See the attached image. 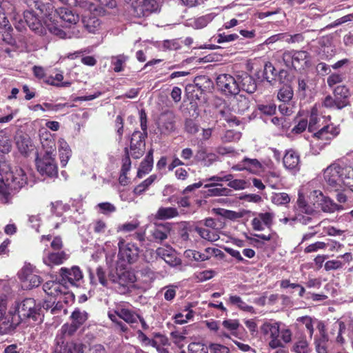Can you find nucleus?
I'll use <instances>...</instances> for the list:
<instances>
[{"instance_id": "nucleus-6", "label": "nucleus", "mask_w": 353, "mask_h": 353, "mask_svg": "<svg viewBox=\"0 0 353 353\" xmlns=\"http://www.w3.org/2000/svg\"><path fill=\"white\" fill-rule=\"evenodd\" d=\"M275 57L281 60L289 68L295 70L304 68L310 65V55L305 50H285L277 52Z\"/></svg>"}, {"instance_id": "nucleus-20", "label": "nucleus", "mask_w": 353, "mask_h": 353, "mask_svg": "<svg viewBox=\"0 0 353 353\" xmlns=\"http://www.w3.org/2000/svg\"><path fill=\"white\" fill-rule=\"evenodd\" d=\"M274 215L270 212L260 213L252 221V228L254 230H263L265 226L270 228L272 224Z\"/></svg>"}, {"instance_id": "nucleus-26", "label": "nucleus", "mask_w": 353, "mask_h": 353, "mask_svg": "<svg viewBox=\"0 0 353 353\" xmlns=\"http://www.w3.org/2000/svg\"><path fill=\"white\" fill-rule=\"evenodd\" d=\"M16 145L19 151L24 155H28L34 150L32 141L27 134L17 135L16 137Z\"/></svg>"}, {"instance_id": "nucleus-52", "label": "nucleus", "mask_w": 353, "mask_h": 353, "mask_svg": "<svg viewBox=\"0 0 353 353\" xmlns=\"http://www.w3.org/2000/svg\"><path fill=\"white\" fill-rule=\"evenodd\" d=\"M128 57L123 54L112 57L111 63L114 65L113 70L116 72H119L123 70V64L125 63Z\"/></svg>"}, {"instance_id": "nucleus-22", "label": "nucleus", "mask_w": 353, "mask_h": 353, "mask_svg": "<svg viewBox=\"0 0 353 353\" xmlns=\"http://www.w3.org/2000/svg\"><path fill=\"white\" fill-rule=\"evenodd\" d=\"M156 253L171 266H176L180 263V260L176 256L174 250L170 246L159 248Z\"/></svg>"}, {"instance_id": "nucleus-12", "label": "nucleus", "mask_w": 353, "mask_h": 353, "mask_svg": "<svg viewBox=\"0 0 353 353\" xmlns=\"http://www.w3.org/2000/svg\"><path fill=\"white\" fill-rule=\"evenodd\" d=\"M119 260L126 262L129 264L135 263L139 254V248L133 243H125L123 239H121L118 243Z\"/></svg>"}, {"instance_id": "nucleus-51", "label": "nucleus", "mask_w": 353, "mask_h": 353, "mask_svg": "<svg viewBox=\"0 0 353 353\" xmlns=\"http://www.w3.org/2000/svg\"><path fill=\"white\" fill-rule=\"evenodd\" d=\"M334 94L335 98L343 99L345 101L346 105H347V97L349 95V90L343 85H339L334 88Z\"/></svg>"}, {"instance_id": "nucleus-60", "label": "nucleus", "mask_w": 353, "mask_h": 353, "mask_svg": "<svg viewBox=\"0 0 353 353\" xmlns=\"http://www.w3.org/2000/svg\"><path fill=\"white\" fill-rule=\"evenodd\" d=\"M187 256L192 257L196 261H204L209 259L210 256L196 250H189L185 252Z\"/></svg>"}, {"instance_id": "nucleus-11", "label": "nucleus", "mask_w": 353, "mask_h": 353, "mask_svg": "<svg viewBox=\"0 0 353 353\" xmlns=\"http://www.w3.org/2000/svg\"><path fill=\"white\" fill-rule=\"evenodd\" d=\"M339 133V129L337 126L333 124L327 125L312 134L310 145L312 147L316 145L321 149Z\"/></svg>"}, {"instance_id": "nucleus-33", "label": "nucleus", "mask_w": 353, "mask_h": 353, "mask_svg": "<svg viewBox=\"0 0 353 353\" xmlns=\"http://www.w3.org/2000/svg\"><path fill=\"white\" fill-rule=\"evenodd\" d=\"M115 313L120 319H122L132 326H134V324L137 323L138 319H139L138 314L125 308L118 309Z\"/></svg>"}, {"instance_id": "nucleus-54", "label": "nucleus", "mask_w": 353, "mask_h": 353, "mask_svg": "<svg viewBox=\"0 0 353 353\" xmlns=\"http://www.w3.org/2000/svg\"><path fill=\"white\" fill-rule=\"evenodd\" d=\"M266 181L272 188H276L281 181L279 173L276 172H268L266 174Z\"/></svg>"}, {"instance_id": "nucleus-14", "label": "nucleus", "mask_w": 353, "mask_h": 353, "mask_svg": "<svg viewBox=\"0 0 353 353\" xmlns=\"http://www.w3.org/2000/svg\"><path fill=\"white\" fill-rule=\"evenodd\" d=\"M219 88L225 94L236 95L240 91V85L236 78L230 74H221L216 78Z\"/></svg>"}, {"instance_id": "nucleus-38", "label": "nucleus", "mask_w": 353, "mask_h": 353, "mask_svg": "<svg viewBox=\"0 0 353 353\" xmlns=\"http://www.w3.org/2000/svg\"><path fill=\"white\" fill-rule=\"evenodd\" d=\"M322 106L329 109L341 110L346 106V103L343 99H338V98L327 96L322 102Z\"/></svg>"}, {"instance_id": "nucleus-36", "label": "nucleus", "mask_w": 353, "mask_h": 353, "mask_svg": "<svg viewBox=\"0 0 353 353\" xmlns=\"http://www.w3.org/2000/svg\"><path fill=\"white\" fill-rule=\"evenodd\" d=\"M195 231L202 239L210 242L216 241L219 239V234L216 230L196 227Z\"/></svg>"}, {"instance_id": "nucleus-17", "label": "nucleus", "mask_w": 353, "mask_h": 353, "mask_svg": "<svg viewBox=\"0 0 353 353\" xmlns=\"http://www.w3.org/2000/svg\"><path fill=\"white\" fill-rule=\"evenodd\" d=\"M145 137L139 131H134L130 141V154L134 159H138L143 154Z\"/></svg>"}, {"instance_id": "nucleus-31", "label": "nucleus", "mask_w": 353, "mask_h": 353, "mask_svg": "<svg viewBox=\"0 0 353 353\" xmlns=\"http://www.w3.org/2000/svg\"><path fill=\"white\" fill-rule=\"evenodd\" d=\"M153 168V150L150 149L145 159L140 164L137 172V177L142 178L144 175L149 173Z\"/></svg>"}, {"instance_id": "nucleus-48", "label": "nucleus", "mask_w": 353, "mask_h": 353, "mask_svg": "<svg viewBox=\"0 0 353 353\" xmlns=\"http://www.w3.org/2000/svg\"><path fill=\"white\" fill-rule=\"evenodd\" d=\"M276 76V70L273 65L268 62L265 64L263 70V77L267 80L268 82L272 84L273 81H275V77Z\"/></svg>"}, {"instance_id": "nucleus-45", "label": "nucleus", "mask_w": 353, "mask_h": 353, "mask_svg": "<svg viewBox=\"0 0 353 353\" xmlns=\"http://www.w3.org/2000/svg\"><path fill=\"white\" fill-rule=\"evenodd\" d=\"M294 95L292 88L290 85H283L279 90L277 94L278 99L284 102L290 101Z\"/></svg>"}, {"instance_id": "nucleus-15", "label": "nucleus", "mask_w": 353, "mask_h": 353, "mask_svg": "<svg viewBox=\"0 0 353 353\" xmlns=\"http://www.w3.org/2000/svg\"><path fill=\"white\" fill-rule=\"evenodd\" d=\"M37 170L42 175L54 177L58 174L57 165L55 157L43 156L37 162Z\"/></svg>"}, {"instance_id": "nucleus-35", "label": "nucleus", "mask_w": 353, "mask_h": 353, "mask_svg": "<svg viewBox=\"0 0 353 353\" xmlns=\"http://www.w3.org/2000/svg\"><path fill=\"white\" fill-rule=\"evenodd\" d=\"M179 215L176 208L172 207L159 208L156 212L154 217L158 220H165L176 217Z\"/></svg>"}, {"instance_id": "nucleus-50", "label": "nucleus", "mask_w": 353, "mask_h": 353, "mask_svg": "<svg viewBox=\"0 0 353 353\" xmlns=\"http://www.w3.org/2000/svg\"><path fill=\"white\" fill-rule=\"evenodd\" d=\"M70 4L81 11H91L94 5L88 0H70Z\"/></svg>"}, {"instance_id": "nucleus-43", "label": "nucleus", "mask_w": 353, "mask_h": 353, "mask_svg": "<svg viewBox=\"0 0 353 353\" xmlns=\"http://www.w3.org/2000/svg\"><path fill=\"white\" fill-rule=\"evenodd\" d=\"M157 176L156 174H152L134 189V193L137 195H141L154 182Z\"/></svg>"}, {"instance_id": "nucleus-4", "label": "nucleus", "mask_w": 353, "mask_h": 353, "mask_svg": "<svg viewBox=\"0 0 353 353\" xmlns=\"http://www.w3.org/2000/svg\"><path fill=\"white\" fill-rule=\"evenodd\" d=\"M28 6L30 10H27L23 13L27 25L36 34L46 35L48 28L45 20L49 13L47 10H52L51 5H46L39 0H32Z\"/></svg>"}, {"instance_id": "nucleus-62", "label": "nucleus", "mask_w": 353, "mask_h": 353, "mask_svg": "<svg viewBox=\"0 0 353 353\" xmlns=\"http://www.w3.org/2000/svg\"><path fill=\"white\" fill-rule=\"evenodd\" d=\"M280 340L281 341V343H282V347H284V345L285 344H287V343H289L291 342L292 341V332L290 329L288 328H286V327H283V328H280Z\"/></svg>"}, {"instance_id": "nucleus-13", "label": "nucleus", "mask_w": 353, "mask_h": 353, "mask_svg": "<svg viewBox=\"0 0 353 353\" xmlns=\"http://www.w3.org/2000/svg\"><path fill=\"white\" fill-rule=\"evenodd\" d=\"M310 198L313 200L314 204L316 203L324 212L332 213L343 210L341 205H339L329 197L323 195L320 190L312 192Z\"/></svg>"}, {"instance_id": "nucleus-5", "label": "nucleus", "mask_w": 353, "mask_h": 353, "mask_svg": "<svg viewBox=\"0 0 353 353\" xmlns=\"http://www.w3.org/2000/svg\"><path fill=\"white\" fill-rule=\"evenodd\" d=\"M79 20L78 14H76L67 8H59L54 11L53 13H48L46 16L45 23L48 28V31L59 38L65 37V32L60 28L64 23L66 26H71L76 24Z\"/></svg>"}, {"instance_id": "nucleus-28", "label": "nucleus", "mask_w": 353, "mask_h": 353, "mask_svg": "<svg viewBox=\"0 0 353 353\" xmlns=\"http://www.w3.org/2000/svg\"><path fill=\"white\" fill-rule=\"evenodd\" d=\"M232 110L238 114H243L248 110L250 101L243 95H237L231 101Z\"/></svg>"}, {"instance_id": "nucleus-49", "label": "nucleus", "mask_w": 353, "mask_h": 353, "mask_svg": "<svg viewBox=\"0 0 353 353\" xmlns=\"http://www.w3.org/2000/svg\"><path fill=\"white\" fill-rule=\"evenodd\" d=\"M320 118L318 116L317 105H315L311 110L309 123H307L308 130L311 132L316 130V125L319 123Z\"/></svg>"}, {"instance_id": "nucleus-24", "label": "nucleus", "mask_w": 353, "mask_h": 353, "mask_svg": "<svg viewBox=\"0 0 353 353\" xmlns=\"http://www.w3.org/2000/svg\"><path fill=\"white\" fill-rule=\"evenodd\" d=\"M68 259V255L63 251L58 252H48L43 257V263L52 267L59 265Z\"/></svg>"}, {"instance_id": "nucleus-42", "label": "nucleus", "mask_w": 353, "mask_h": 353, "mask_svg": "<svg viewBox=\"0 0 353 353\" xmlns=\"http://www.w3.org/2000/svg\"><path fill=\"white\" fill-rule=\"evenodd\" d=\"M229 303L232 305H236L239 309L249 312H254V307L248 305L242 299L236 295H232L229 297Z\"/></svg>"}, {"instance_id": "nucleus-23", "label": "nucleus", "mask_w": 353, "mask_h": 353, "mask_svg": "<svg viewBox=\"0 0 353 353\" xmlns=\"http://www.w3.org/2000/svg\"><path fill=\"white\" fill-rule=\"evenodd\" d=\"M11 288L8 281H0V322L6 315L8 296L10 294Z\"/></svg>"}, {"instance_id": "nucleus-21", "label": "nucleus", "mask_w": 353, "mask_h": 353, "mask_svg": "<svg viewBox=\"0 0 353 353\" xmlns=\"http://www.w3.org/2000/svg\"><path fill=\"white\" fill-rule=\"evenodd\" d=\"M170 230L171 228L169 223L154 225L150 230V234L152 237V240L156 243H161L168 238Z\"/></svg>"}, {"instance_id": "nucleus-19", "label": "nucleus", "mask_w": 353, "mask_h": 353, "mask_svg": "<svg viewBox=\"0 0 353 353\" xmlns=\"http://www.w3.org/2000/svg\"><path fill=\"white\" fill-rule=\"evenodd\" d=\"M59 274L64 281H68L72 285H75L83 278L81 270L78 266H73L71 268H61Z\"/></svg>"}, {"instance_id": "nucleus-63", "label": "nucleus", "mask_w": 353, "mask_h": 353, "mask_svg": "<svg viewBox=\"0 0 353 353\" xmlns=\"http://www.w3.org/2000/svg\"><path fill=\"white\" fill-rule=\"evenodd\" d=\"M210 353H230V349L219 343H211L209 345Z\"/></svg>"}, {"instance_id": "nucleus-1", "label": "nucleus", "mask_w": 353, "mask_h": 353, "mask_svg": "<svg viewBox=\"0 0 353 353\" xmlns=\"http://www.w3.org/2000/svg\"><path fill=\"white\" fill-rule=\"evenodd\" d=\"M41 310L34 299H25L10 308L8 314L6 312L3 320L0 322V330L6 331L12 328L23 319L31 318L34 321L41 320Z\"/></svg>"}, {"instance_id": "nucleus-9", "label": "nucleus", "mask_w": 353, "mask_h": 353, "mask_svg": "<svg viewBox=\"0 0 353 353\" xmlns=\"http://www.w3.org/2000/svg\"><path fill=\"white\" fill-rule=\"evenodd\" d=\"M280 324L277 321H267L261 326V332L266 339L269 340L268 345L272 349L282 347V343L279 338Z\"/></svg>"}, {"instance_id": "nucleus-41", "label": "nucleus", "mask_w": 353, "mask_h": 353, "mask_svg": "<svg viewBox=\"0 0 353 353\" xmlns=\"http://www.w3.org/2000/svg\"><path fill=\"white\" fill-rule=\"evenodd\" d=\"M292 350L295 353H309V343L305 336H301L294 343Z\"/></svg>"}, {"instance_id": "nucleus-55", "label": "nucleus", "mask_w": 353, "mask_h": 353, "mask_svg": "<svg viewBox=\"0 0 353 353\" xmlns=\"http://www.w3.org/2000/svg\"><path fill=\"white\" fill-rule=\"evenodd\" d=\"M96 208L99 210L100 213L105 215H109L110 214L114 212L117 210L116 207L109 202L100 203L97 204Z\"/></svg>"}, {"instance_id": "nucleus-59", "label": "nucleus", "mask_w": 353, "mask_h": 353, "mask_svg": "<svg viewBox=\"0 0 353 353\" xmlns=\"http://www.w3.org/2000/svg\"><path fill=\"white\" fill-rule=\"evenodd\" d=\"M297 321L305 325V329L308 331L309 336L311 339L314 333V326L312 318L307 316H301L299 317Z\"/></svg>"}, {"instance_id": "nucleus-58", "label": "nucleus", "mask_w": 353, "mask_h": 353, "mask_svg": "<svg viewBox=\"0 0 353 353\" xmlns=\"http://www.w3.org/2000/svg\"><path fill=\"white\" fill-rule=\"evenodd\" d=\"M241 134L239 132H235L234 130H227L224 135L221 137L223 142H231L236 141L241 139Z\"/></svg>"}, {"instance_id": "nucleus-53", "label": "nucleus", "mask_w": 353, "mask_h": 353, "mask_svg": "<svg viewBox=\"0 0 353 353\" xmlns=\"http://www.w3.org/2000/svg\"><path fill=\"white\" fill-rule=\"evenodd\" d=\"M321 338L314 341L316 352L318 353H326L325 344L328 341V338L323 330L320 331Z\"/></svg>"}, {"instance_id": "nucleus-7", "label": "nucleus", "mask_w": 353, "mask_h": 353, "mask_svg": "<svg viewBox=\"0 0 353 353\" xmlns=\"http://www.w3.org/2000/svg\"><path fill=\"white\" fill-rule=\"evenodd\" d=\"M109 279L116 285L115 288L120 294H126L137 281L134 272L118 266L115 270L109 273Z\"/></svg>"}, {"instance_id": "nucleus-37", "label": "nucleus", "mask_w": 353, "mask_h": 353, "mask_svg": "<svg viewBox=\"0 0 353 353\" xmlns=\"http://www.w3.org/2000/svg\"><path fill=\"white\" fill-rule=\"evenodd\" d=\"M12 149L10 135L6 130H0V152L8 154Z\"/></svg>"}, {"instance_id": "nucleus-25", "label": "nucleus", "mask_w": 353, "mask_h": 353, "mask_svg": "<svg viewBox=\"0 0 353 353\" xmlns=\"http://www.w3.org/2000/svg\"><path fill=\"white\" fill-rule=\"evenodd\" d=\"M239 84L240 85V90L245 91L248 93H254L257 88L256 81L254 79L245 73L241 75L237 76Z\"/></svg>"}, {"instance_id": "nucleus-56", "label": "nucleus", "mask_w": 353, "mask_h": 353, "mask_svg": "<svg viewBox=\"0 0 353 353\" xmlns=\"http://www.w3.org/2000/svg\"><path fill=\"white\" fill-rule=\"evenodd\" d=\"M125 157L123 159V163H122V167H121V175H120V177H119V180L121 181V177L122 176H126V174L128 173V172L130 170V168H131V160L130 159V156H129V153H128V150L127 148H125Z\"/></svg>"}, {"instance_id": "nucleus-29", "label": "nucleus", "mask_w": 353, "mask_h": 353, "mask_svg": "<svg viewBox=\"0 0 353 353\" xmlns=\"http://www.w3.org/2000/svg\"><path fill=\"white\" fill-rule=\"evenodd\" d=\"M283 162L286 169L296 170L300 163L299 155L292 150H288L283 157Z\"/></svg>"}, {"instance_id": "nucleus-10", "label": "nucleus", "mask_w": 353, "mask_h": 353, "mask_svg": "<svg viewBox=\"0 0 353 353\" xmlns=\"http://www.w3.org/2000/svg\"><path fill=\"white\" fill-rule=\"evenodd\" d=\"M160 11V5L156 0H137L132 3V15L135 18L148 17Z\"/></svg>"}, {"instance_id": "nucleus-32", "label": "nucleus", "mask_w": 353, "mask_h": 353, "mask_svg": "<svg viewBox=\"0 0 353 353\" xmlns=\"http://www.w3.org/2000/svg\"><path fill=\"white\" fill-rule=\"evenodd\" d=\"M59 152L61 164L65 166L72 155V151L68 143L63 139L59 140Z\"/></svg>"}, {"instance_id": "nucleus-64", "label": "nucleus", "mask_w": 353, "mask_h": 353, "mask_svg": "<svg viewBox=\"0 0 353 353\" xmlns=\"http://www.w3.org/2000/svg\"><path fill=\"white\" fill-rule=\"evenodd\" d=\"M188 350L191 353H207V348L199 343H192L188 345Z\"/></svg>"}, {"instance_id": "nucleus-30", "label": "nucleus", "mask_w": 353, "mask_h": 353, "mask_svg": "<svg viewBox=\"0 0 353 353\" xmlns=\"http://www.w3.org/2000/svg\"><path fill=\"white\" fill-rule=\"evenodd\" d=\"M196 159L203 166L209 167L218 160V156L214 153L208 152L205 148H201L196 154Z\"/></svg>"}, {"instance_id": "nucleus-27", "label": "nucleus", "mask_w": 353, "mask_h": 353, "mask_svg": "<svg viewBox=\"0 0 353 353\" xmlns=\"http://www.w3.org/2000/svg\"><path fill=\"white\" fill-rule=\"evenodd\" d=\"M175 116L172 112L163 114L160 118L159 128L163 133H170L174 130Z\"/></svg>"}, {"instance_id": "nucleus-8", "label": "nucleus", "mask_w": 353, "mask_h": 353, "mask_svg": "<svg viewBox=\"0 0 353 353\" xmlns=\"http://www.w3.org/2000/svg\"><path fill=\"white\" fill-rule=\"evenodd\" d=\"M39 272L30 263H25L18 272L19 279L24 290H31L38 287L42 282L41 277L38 275Z\"/></svg>"}, {"instance_id": "nucleus-18", "label": "nucleus", "mask_w": 353, "mask_h": 353, "mask_svg": "<svg viewBox=\"0 0 353 353\" xmlns=\"http://www.w3.org/2000/svg\"><path fill=\"white\" fill-rule=\"evenodd\" d=\"M204 83L208 84V87H209L211 83L210 79L205 76L196 77L194 79V83L188 85L185 90L189 93L196 92L194 97L199 99L203 92L207 88L206 85H203Z\"/></svg>"}, {"instance_id": "nucleus-57", "label": "nucleus", "mask_w": 353, "mask_h": 353, "mask_svg": "<svg viewBox=\"0 0 353 353\" xmlns=\"http://www.w3.org/2000/svg\"><path fill=\"white\" fill-rule=\"evenodd\" d=\"M124 119L122 115H117L114 121V128L118 135V140L121 141L123 134Z\"/></svg>"}, {"instance_id": "nucleus-40", "label": "nucleus", "mask_w": 353, "mask_h": 353, "mask_svg": "<svg viewBox=\"0 0 353 353\" xmlns=\"http://www.w3.org/2000/svg\"><path fill=\"white\" fill-rule=\"evenodd\" d=\"M85 28L90 33L96 34L101 27V21L95 17L85 18L83 20Z\"/></svg>"}, {"instance_id": "nucleus-46", "label": "nucleus", "mask_w": 353, "mask_h": 353, "mask_svg": "<svg viewBox=\"0 0 353 353\" xmlns=\"http://www.w3.org/2000/svg\"><path fill=\"white\" fill-rule=\"evenodd\" d=\"M244 164H245L246 170L257 173L262 169L261 163L256 159L244 158Z\"/></svg>"}, {"instance_id": "nucleus-16", "label": "nucleus", "mask_w": 353, "mask_h": 353, "mask_svg": "<svg viewBox=\"0 0 353 353\" xmlns=\"http://www.w3.org/2000/svg\"><path fill=\"white\" fill-rule=\"evenodd\" d=\"M43 290L49 296L57 298L68 295L71 296L67 287L61 283L56 281H48L43 285Z\"/></svg>"}, {"instance_id": "nucleus-34", "label": "nucleus", "mask_w": 353, "mask_h": 353, "mask_svg": "<svg viewBox=\"0 0 353 353\" xmlns=\"http://www.w3.org/2000/svg\"><path fill=\"white\" fill-rule=\"evenodd\" d=\"M214 16L212 14H206L193 19H190L187 22V26L194 29H201L212 21Z\"/></svg>"}, {"instance_id": "nucleus-44", "label": "nucleus", "mask_w": 353, "mask_h": 353, "mask_svg": "<svg viewBox=\"0 0 353 353\" xmlns=\"http://www.w3.org/2000/svg\"><path fill=\"white\" fill-rule=\"evenodd\" d=\"M72 322L80 327L88 319V314L85 311L76 309L71 314Z\"/></svg>"}, {"instance_id": "nucleus-61", "label": "nucleus", "mask_w": 353, "mask_h": 353, "mask_svg": "<svg viewBox=\"0 0 353 353\" xmlns=\"http://www.w3.org/2000/svg\"><path fill=\"white\" fill-rule=\"evenodd\" d=\"M139 225V223L138 221H132L131 222H128L120 225L118 227V231H121L124 232H130L135 230Z\"/></svg>"}, {"instance_id": "nucleus-39", "label": "nucleus", "mask_w": 353, "mask_h": 353, "mask_svg": "<svg viewBox=\"0 0 353 353\" xmlns=\"http://www.w3.org/2000/svg\"><path fill=\"white\" fill-rule=\"evenodd\" d=\"M41 145L44 151L43 156L55 157L56 155V142L55 140L50 137L41 139Z\"/></svg>"}, {"instance_id": "nucleus-2", "label": "nucleus", "mask_w": 353, "mask_h": 353, "mask_svg": "<svg viewBox=\"0 0 353 353\" xmlns=\"http://www.w3.org/2000/svg\"><path fill=\"white\" fill-rule=\"evenodd\" d=\"M325 181L334 191L347 188L353 192V168L339 162L329 165L323 173Z\"/></svg>"}, {"instance_id": "nucleus-47", "label": "nucleus", "mask_w": 353, "mask_h": 353, "mask_svg": "<svg viewBox=\"0 0 353 353\" xmlns=\"http://www.w3.org/2000/svg\"><path fill=\"white\" fill-rule=\"evenodd\" d=\"M272 202L277 205H283L290 203V197L285 192L273 193L271 197Z\"/></svg>"}, {"instance_id": "nucleus-3", "label": "nucleus", "mask_w": 353, "mask_h": 353, "mask_svg": "<svg viewBox=\"0 0 353 353\" xmlns=\"http://www.w3.org/2000/svg\"><path fill=\"white\" fill-rule=\"evenodd\" d=\"M25 171L19 167L6 172L0 179V200L3 203L10 202L12 196L27 183Z\"/></svg>"}]
</instances>
